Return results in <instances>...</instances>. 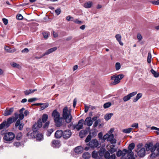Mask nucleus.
<instances>
[{
	"instance_id": "52",
	"label": "nucleus",
	"mask_w": 159,
	"mask_h": 159,
	"mask_svg": "<svg viewBox=\"0 0 159 159\" xmlns=\"http://www.w3.org/2000/svg\"><path fill=\"white\" fill-rule=\"evenodd\" d=\"M22 136V134L21 133H18L16 136V139L17 140H20L21 139Z\"/></svg>"
},
{
	"instance_id": "5",
	"label": "nucleus",
	"mask_w": 159,
	"mask_h": 159,
	"mask_svg": "<svg viewBox=\"0 0 159 159\" xmlns=\"http://www.w3.org/2000/svg\"><path fill=\"white\" fill-rule=\"evenodd\" d=\"M127 150L126 149H124L122 151L119 150L116 152V156L118 157L122 156L121 159H128L127 156L125 157V156L126 154H127Z\"/></svg>"
},
{
	"instance_id": "57",
	"label": "nucleus",
	"mask_w": 159,
	"mask_h": 159,
	"mask_svg": "<svg viewBox=\"0 0 159 159\" xmlns=\"http://www.w3.org/2000/svg\"><path fill=\"white\" fill-rule=\"evenodd\" d=\"M131 126L132 127L135 128V129L139 127V124L138 123H134Z\"/></svg>"
},
{
	"instance_id": "18",
	"label": "nucleus",
	"mask_w": 159,
	"mask_h": 159,
	"mask_svg": "<svg viewBox=\"0 0 159 159\" xmlns=\"http://www.w3.org/2000/svg\"><path fill=\"white\" fill-rule=\"evenodd\" d=\"M63 131L61 130H57L55 134V137L57 139H59L62 137Z\"/></svg>"
},
{
	"instance_id": "44",
	"label": "nucleus",
	"mask_w": 159,
	"mask_h": 159,
	"mask_svg": "<svg viewBox=\"0 0 159 159\" xmlns=\"http://www.w3.org/2000/svg\"><path fill=\"white\" fill-rule=\"evenodd\" d=\"M110 152L109 151H106L105 150V152L104 156L105 157L106 159H108L110 156Z\"/></svg>"
},
{
	"instance_id": "12",
	"label": "nucleus",
	"mask_w": 159,
	"mask_h": 159,
	"mask_svg": "<svg viewBox=\"0 0 159 159\" xmlns=\"http://www.w3.org/2000/svg\"><path fill=\"white\" fill-rule=\"evenodd\" d=\"M62 117H59L56 119L54 120V121L55 123V125L57 127H60L62 125Z\"/></svg>"
},
{
	"instance_id": "27",
	"label": "nucleus",
	"mask_w": 159,
	"mask_h": 159,
	"mask_svg": "<svg viewBox=\"0 0 159 159\" xmlns=\"http://www.w3.org/2000/svg\"><path fill=\"white\" fill-rule=\"evenodd\" d=\"M152 143H149L148 144H146L145 145V147H146V150L147 151H149L150 150L151 151V148L152 146Z\"/></svg>"
},
{
	"instance_id": "59",
	"label": "nucleus",
	"mask_w": 159,
	"mask_h": 159,
	"mask_svg": "<svg viewBox=\"0 0 159 159\" xmlns=\"http://www.w3.org/2000/svg\"><path fill=\"white\" fill-rule=\"evenodd\" d=\"M137 38L139 40V41L142 40V38L141 35L140 34H138L137 35Z\"/></svg>"
},
{
	"instance_id": "26",
	"label": "nucleus",
	"mask_w": 159,
	"mask_h": 159,
	"mask_svg": "<svg viewBox=\"0 0 159 159\" xmlns=\"http://www.w3.org/2000/svg\"><path fill=\"white\" fill-rule=\"evenodd\" d=\"M92 157L94 159H100L98 152L95 151H93L92 152Z\"/></svg>"
},
{
	"instance_id": "38",
	"label": "nucleus",
	"mask_w": 159,
	"mask_h": 159,
	"mask_svg": "<svg viewBox=\"0 0 159 159\" xmlns=\"http://www.w3.org/2000/svg\"><path fill=\"white\" fill-rule=\"evenodd\" d=\"M39 128V127L38 126V125L37 124V123H35L34 125L33 126L32 129L33 131V132H35L38 130Z\"/></svg>"
},
{
	"instance_id": "50",
	"label": "nucleus",
	"mask_w": 159,
	"mask_h": 159,
	"mask_svg": "<svg viewBox=\"0 0 159 159\" xmlns=\"http://www.w3.org/2000/svg\"><path fill=\"white\" fill-rule=\"evenodd\" d=\"M120 63L117 62L116 64V69L117 70H119L120 68Z\"/></svg>"
},
{
	"instance_id": "48",
	"label": "nucleus",
	"mask_w": 159,
	"mask_h": 159,
	"mask_svg": "<svg viewBox=\"0 0 159 159\" xmlns=\"http://www.w3.org/2000/svg\"><path fill=\"white\" fill-rule=\"evenodd\" d=\"M42 34L44 38L45 39H47L48 37V34H50L49 32H43L42 33Z\"/></svg>"
},
{
	"instance_id": "23",
	"label": "nucleus",
	"mask_w": 159,
	"mask_h": 159,
	"mask_svg": "<svg viewBox=\"0 0 159 159\" xmlns=\"http://www.w3.org/2000/svg\"><path fill=\"white\" fill-rule=\"evenodd\" d=\"M88 133V130L86 129L81 130L79 133V136L81 138L84 137Z\"/></svg>"
},
{
	"instance_id": "10",
	"label": "nucleus",
	"mask_w": 159,
	"mask_h": 159,
	"mask_svg": "<svg viewBox=\"0 0 159 159\" xmlns=\"http://www.w3.org/2000/svg\"><path fill=\"white\" fill-rule=\"evenodd\" d=\"M137 92L136 91L134 92L130 93L128 95L125 96L123 98V100L124 102H126L129 100L131 97H133L136 94Z\"/></svg>"
},
{
	"instance_id": "62",
	"label": "nucleus",
	"mask_w": 159,
	"mask_h": 159,
	"mask_svg": "<svg viewBox=\"0 0 159 159\" xmlns=\"http://www.w3.org/2000/svg\"><path fill=\"white\" fill-rule=\"evenodd\" d=\"M3 23L5 25H7L8 23V21L7 19L4 18L2 19Z\"/></svg>"
},
{
	"instance_id": "43",
	"label": "nucleus",
	"mask_w": 159,
	"mask_h": 159,
	"mask_svg": "<svg viewBox=\"0 0 159 159\" xmlns=\"http://www.w3.org/2000/svg\"><path fill=\"white\" fill-rule=\"evenodd\" d=\"M132 129V128H129L128 129H124L123 130V132L125 133H130Z\"/></svg>"
},
{
	"instance_id": "35",
	"label": "nucleus",
	"mask_w": 159,
	"mask_h": 159,
	"mask_svg": "<svg viewBox=\"0 0 159 159\" xmlns=\"http://www.w3.org/2000/svg\"><path fill=\"white\" fill-rule=\"evenodd\" d=\"M41 105L40 110H43L44 109L48 107L49 106V104L47 102Z\"/></svg>"
},
{
	"instance_id": "40",
	"label": "nucleus",
	"mask_w": 159,
	"mask_h": 159,
	"mask_svg": "<svg viewBox=\"0 0 159 159\" xmlns=\"http://www.w3.org/2000/svg\"><path fill=\"white\" fill-rule=\"evenodd\" d=\"M54 131L53 129H51L48 130L46 134L48 136H49L51 135L52 133Z\"/></svg>"
},
{
	"instance_id": "56",
	"label": "nucleus",
	"mask_w": 159,
	"mask_h": 159,
	"mask_svg": "<svg viewBox=\"0 0 159 159\" xmlns=\"http://www.w3.org/2000/svg\"><path fill=\"white\" fill-rule=\"evenodd\" d=\"M151 2L153 5H159V0L152 1Z\"/></svg>"
},
{
	"instance_id": "32",
	"label": "nucleus",
	"mask_w": 159,
	"mask_h": 159,
	"mask_svg": "<svg viewBox=\"0 0 159 159\" xmlns=\"http://www.w3.org/2000/svg\"><path fill=\"white\" fill-rule=\"evenodd\" d=\"M159 147V143H156L154 145H152V147L151 148V152H154L156 149Z\"/></svg>"
},
{
	"instance_id": "51",
	"label": "nucleus",
	"mask_w": 159,
	"mask_h": 159,
	"mask_svg": "<svg viewBox=\"0 0 159 159\" xmlns=\"http://www.w3.org/2000/svg\"><path fill=\"white\" fill-rule=\"evenodd\" d=\"M152 153L150 155V157L152 158H154L156 156H159L158 155V154L156 153L155 152H152Z\"/></svg>"
},
{
	"instance_id": "16",
	"label": "nucleus",
	"mask_w": 159,
	"mask_h": 159,
	"mask_svg": "<svg viewBox=\"0 0 159 159\" xmlns=\"http://www.w3.org/2000/svg\"><path fill=\"white\" fill-rule=\"evenodd\" d=\"M57 48L54 47L47 50L43 54V56H45L46 55H48L51 53H52L53 52L56 51L57 50Z\"/></svg>"
},
{
	"instance_id": "47",
	"label": "nucleus",
	"mask_w": 159,
	"mask_h": 159,
	"mask_svg": "<svg viewBox=\"0 0 159 159\" xmlns=\"http://www.w3.org/2000/svg\"><path fill=\"white\" fill-rule=\"evenodd\" d=\"M111 105V103L108 102L105 103L103 105V107L104 108H107L109 107Z\"/></svg>"
},
{
	"instance_id": "37",
	"label": "nucleus",
	"mask_w": 159,
	"mask_h": 159,
	"mask_svg": "<svg viewBox=\"0 0 159 159\" xmlns=\"http://www.w3.org/2000/svg\"><path fill=\"white\" fill-rule=\"evenodd\" d=\"M152 59V55L150 52H149L148 53V56L147 58V62L148 63L151 62Z\"/></svg>"
},
{
	"instance_id": "34",
	"label": "nucleus",
	"mask_w": 159,
	"mask_h": 159,
	"mask_svg": "<svg viewBox=\"0 0 159 159\" xmlns=\"http://www.w3.org/2000/svg\"><path fill=\"white\" fill-rule=\"evenodd\" d=\"M142 96V94L141 93H139L138 94H137L136 98L134 99L133 102H137L139 99L140 98H141Z\"/></svg>"
},
{
	"instance_id": "3",
	"label": "nucleus",
	"mask_w": 159,
	"mask_h": 159,
	"mask_svg": "<svg viewBox=\"0 0 159 159\" xmlns=\"http://www.w3.org/2000/svg\"><path fill=\"white\" fill-rule=\"evenodd\" d=\"M124 77V75L123 74H120L118 75H114L112 76L111 77V80H114L112 83L113 85H116L119 83L120 80L122 79Z\"/></svg>"
},
{
	"instance_id": "41",
	"label": "nucleus",
	"mask_w": 159,
	"mask_h": 159,
	"mask_svg": "<svg viewBox=\"0 0 159 159\" xmlns=\"http://www.w3.org/2000/svg\"><path fill=\"white\" fill-rule=\"evenodd\" d=\"M43 138V135L41 134H38L36 135V139L37 140L40 141Z\"/></svg>"
},
{
	"instance_id": "29",
	"label": "nucleus",
	"mask_w": 159,
	"mask_h": 159,
	"mask_svg": "<svg viewBox=\"0 0 159 159\" xmlns=\"http://www.w3.org/2000/svg\"><path fill=\"white\" fill-rule=\"evenodd\" d=\"M82 157L84 159H89L90 157V154L88 152H85L83 154Z\"/></svg>"
},
{
	"instance_id": "20",
	"label": "nucleus",
	"mask_w": 159,
	"mask_h": 159,
	"mask_svg": "<svg viewBox=\"0 0 159 159\" xmlns=\"http://www.w3.org/2000/svg\"><path fill=\"white\" fill-rule=\"evenodd\" d=\"M115 38H116L117 41L119 42V44L121 46L123 45V43L121 42V35L119 34H118L115 36Z\"/></svg>"
},
{
	"instance_id": "49",
	"label": "nucleus",
	"mask_w": 159,
	"mask_h": 159,
	"mask_svg": "<svg viewBox=\"0 0 159 159\" xmlns=\"http://www.w3.org/2000/svg\"><path fill=\"white\" fill-rule=\"evenodd\" d=\"M37 124L38 125V126L39 128H41L42 125V122L41 120L39 119L38 120L37 123Z\"/></svg>"
},
{
	"instance_id": "61",
	"label": "nucleus",
	"mask_w": 159,
	"mask_h": 159,
	"mask_svg": "<svg viewBox=\"0 0 159 159\" xmlns=\"http://www.w3.org/2000/svg\"><path fill=\"white\" fill-rule=\"evenodd\" d=\"M5 50L8 52H9L11 48L8 46H5L4 47Z\"/></svg>"
},
{
	"instance_id": "28",
	"label": "nucleus",
	"mask_w": 159,
	"mask_h": 159,
	"mask_svg": "<svg viewBox=\"0 0 159 159\" xmlns=\"http://www.w3.org/2000/svg\"><path fill=\"white\" fill-rule=\"evenodd\" d=\"M92 5V3L91 1H89L85 3L84 4V6L86 8H90Z\"/></svg>"
},
{
	"instance_id": "14",
	"label": "nucleus",
	"mask_w": 159,
	"mask_h": 159,
	"mask_svg": "<svg viewBox=\"0 0 159 159\" xmlns=\"http://www.w3.org/2000/svg\"><path fill=\"white\" fill-rule=\"evenodd\" d=\"M24 124L23 123H21L20 120H18L15 124L16 127L19 126L18 129L20 130H22L23 129Z\"/></svg>"
},
{
	"instance_id": "9",
	"label": "nucleus",
	"mask_w": 159,
	"mask_h": 159,
	"mask_svg": "<svg viewBox=\"0 0 159 159\" xmlns=\"http://www.w3.org/2000/svg\"><path fill=\"white\" fill-rule=\"evenodd\" d=\"M115 145L112 144L107 146V149L111 154L116 152L117 151V148H115Z\"/></svg>"
},
{
	"instance_id": "22",
	"label": "nucleus",
	"mask_w": 159,
	"mask_h": 159,
	"mask_svg": "<svg viewBox=\"0 0 159 159\" xmlns=\"http://www.w3.org/2000/svg\"><path fill=\"white\" fill-rule=\"evenodd\" d=\"M60 142L58 140H53L52 142V146L54 148H58L59 146Z\"/></svg>"
},
{
	"instance_id": "58",
	"label": "nucleus",
	"mask_w": 159,
	"mask_h": 159,
	"mask_svg": "<svg viewBox=\"0 0 159 159\" xmlns=\"http://www.w3.org/2000/svg\"><path fill=\"white\" fill-rule=\"evenodd\" d=\"M19 117L18 118L20 119L19 120H22L24 118V115L23 114L20 113L19 114Z\"/></svg>"
},
{
	"instance_id": "46",
	"label": "nucleus",
	"mask_w": 159,
	"mask_h": 159,
	"mask_svg": "<svg viewBox=\"0 0 159 159\" xmlns=\"http://www.w3.org/2000/svg\"><path fill=\"white\" fill-rule=\"evenodd\" d=\"M143 146V145L142 143H139L138 144L137 146V149L135 150V151L136 152L140 149L142 148V147Z\"/></svg>"
},
{
	"instance_id": "11",
	"label": "nucleus",
	"mask_w": 159,
	"mask_h": 159,
	"mask_svg": "<svg viewBox=\"0 0 159 159\" xmlns=\"http://www.w3.org/2000/svg\"><path fill=\"white\" fill-rule=\"evenodd\" d=\"M145 149L143 148L140 149L137 151L138 156L140 157H144L145 155Z\"/></svg>"
},
{
	"instance_id": "53",
	"label": "nucleus",
	"mask_w": 159,
	"mask_h": 159,
	"mask_svg": "<svg viewBox=\"0 0 159 159\" xmlns=\"http://www.w3.org/2000/svg\"><path fill=\"white\" fill-rule=\"evenodd\" d=\"M16 18L19 20H21L23 19V16L21 14H19L17 15Z\"/></svg>"
},
{
	"instance_id": "42",
	"label": "nucleus",
	"mask_w": 159,
	"mask_h": 159,
	"mask_svg": "<svg viewBox=\"0 0 159 159\" xmlns=\"http://www.w3.org/2000/svg\"><path fill=\"white\" fill-rule=\"evenodd\" d=\"M48 119V116L47 114H44L42 117L43 122H45Z\"/></svg>"
},
{
	"instance_id": "36",
	"label": "nucleus",
	"mask_w": 159,
	"mask_h": 159,
	"mask_svg": "<svg viewBox=\"0 0 159 159\" xmlns=\"http://www.w3.org/2000/svg\"><path fill=\"white\" fill-rule=\"evenodd\" d=\"M151 72L153 75L155 77L157 78L159 77V73L156 72L152 69L151 70Z\"/></svg>"
},
{
	"instance_id": "13",
	"label": "nucleus",
	"mask_w": 159,
	"mask_h": 159,
	"mask_svg": "<svg viewBox=\"0 0 159 159\" xmlns=\"http://www.w3.org/2000/svg\"><path fill=\"white\" fill-rule=\"evenodd\" d=\"M114 136L113 134H111L109 135L107 139V141H109L111 144H115L116 142V140L114 138Z\"/></svg>"
},
{
	"instance_id": "7",
	"label": "nucleus",
	"mask_w": 159,
	"mask_h": 159,
	"mask_svg": "<svg viewBox=\"0 0 159 159\" xmlns=\"http://www.w3.org/2000/svg\"><path fill=\"white\" fill-rule=\"evenodd\" d=\"M99 143L98 141L96 139H93L90 141L88 145L91 148H97L98 146Z\"/></svg>"
},
{
	"instance_id": "63",
	"label": "nucleus",
	"mask_w": 159,
	"mask_h": 159,
	"mask_svg": "<svg viewBox=\"0 0 159 159\" xmlns=\"http://www.w3.org/2000/svg\"><path fill=\"white\" fill-rule=\"evenodd\" d=\"M116 157V156L115 154H112L110 156V157L108 159H115Z\"/></svg>"
},
{
	"instance_id": "60",
	"label": "nucleus",
	"mask_w": 159,
	"mask_h": 159,
	"mask_svg": "<svg viewBox=\"0 0 159 159\" xmlns=\"http://www.w3.org/2000/svg\"><path fill=\"white\" fill-rule=\"evenodd\" d=\"M37 100V98H30L28 99V101L30 102H33Z\"/></svg>"
},
{
	"instance_id": "17",
	"label": "nucleus",
	"mask_w": 159,
	"mask_h": 159,
	"mask_svg": "<svg viewBox=\"0 0 159 159\" xmlns=\"http://www.w3.org/2000/svg\"><path fill=\"white\" fill-rule=\"evenodd\" d=\"M52 115L53 118L54 120L60 117V113L56 109L53 111Z\"/></svg>"
},
{
	"instance_id": "19",
	"label": "nucleus",
	"mask_w": 159,
	"mask_h": 159,
	"mask_svg": "<svg viewBox=\"0 0 159 159\" xmlns=\"http://www.w3.org/2000/svg\"><path fill=\"white\" fill-rule=\"evenodd\" d=\"M84 150L83 148L80 146H79L75 148V152L78 154H79L82 153Z\"/></svg>"
},
{
	"instance_id": "30",
	"label": "nucleus",
	"mask_w": 159,
	"mask_h": 159,
	"mask_svg": "<svg viewBox=\"0 0 159 159\" xmlns=\"http://www.w3.org/2000/svg\"><path fill=\"white\" fill-rule=\"evenodd\" d=\"M113 114L112 113H110L106 114L104 116V118L106 120H110L112 116H113Z\"/></svg>"
},
{
	"instance_id": "8",
	"label": "nucleus",
	"mask_w": 159,
	"mask_h": 159,
	"mask_svg": "<svg viewBox=\"0 0 159 159\" xmlns=\"http://www.w3.org/2000/svg\"><path fill=\"white\" fill-rule=\"evenodd\" d=\"M72 133L69 129H66L63 131L62 137L64 139H68L71 135Z\"/></svg>"
},
{
	"instance_id": "31",
	"label": "nucleus",
	"mask_w": 159,
	"mask_h": 159,
	"mask_svg": "<svg viewBox=\"0 0 159 159\" xmlns=\"http://www.w3.org/2000/svg\"><path fill=\"white\" fill-rule=\"evenodd\" d=\"M105 152V148L102 149L98 151V155L100 157V158L104 156Z\"/></svg>"
},
{
	"instance_id": "64",
	"label": "nucleus",
	"mask_w": 159,
	"mask_h": 159,
	"mask_svg": "<svg viewBox=\"0 0 159 159\" xmlns=\"http://www.w3.org/2000/svg\"><path fill=\"white\" fill-rule=\"evenodd\" d=\"M29 50L28 48H25L22 50L21 52L22 53H27L29 52Z\"/></svg>"
},
{
	"instance_id": "15",
	"label": "nucleus",
	"mask_w": 159,
	"mask_h": 159,
	"mask_svg": "<svg viewBox=\"0 0 159 159\" xmlns=\"http://www.w3.org/2000/svg\"><path fill=\"white\" fill-rule=\"evenodd\" d=\"M14 111L13 107L10 108L8 109H7L5 111L3 115L5 116H8L11 115Z\"/></svg>"
},
{
	"instance_id": "1",
	"label": "nucleus",
	"mask_w": 159,
	"mask_h": 159,
	"mask_svg": "<svg viewBox=\"0 0 159 159\" xmlns=\"http://www.w3.org/2000/svg\"><path fill=\"white\" fill-rule=\"evenodd\" d=\"M62 118L63 119L65 120L67 123H70L72 120V117L71 114V111H68L67 107H64L63 110Z\"/></svg>"
},
{
	"instance_id": "55",
	"label": "nucleus",
	"mask_w": 159,
	"mask_h": 159,
	"mask_svg": "<svg viewBox=\"0 0 159 159\" xmlns=\"http://www.w3.org/2000/svg\"><path fill=\"white\" fill-rule=\"evenodd\" d=\"M55 12L57 15H58L61 13V10L60 8H57L55 10Z\"/></svg>"
},
{
	"instance_id": "54",
	"label": "nucleus",
	"mask_w": 159,
	"mask_h": 159,
	"mask_svg": "<svg viewBox=\"0 0 159 159\" xmlns=\"http://www.w3.org/2000/svg\"><path fill=\"white\" fill-rule=\"evenodd\" d=\"M91 134H92V137H95L97 135V131L94 129L92 131V132H91Z\"/></svg>"
},
{
	"instance_id": "6",
	"label": "nucleus",
	"mask_w": 159,
	"mask_h": 159,
	"mask_svg": "<svg viewBox=\"0 0 159 159\" xmlns=\"http://www.w3.org/2000/svg\"><path fill=\"white\" fill-rule=\"evenodd\" d=\"M84 122V120L83 119H81L79 120L77 124L73 125V129H75L78 131L82 129L83 128Z\"/></svg>"
},
{
	"instance_id": "24",
	"label": "nucleus",
	"mask_w": 159,
	"mask_h": 159,
	"mask_svg": "<svg viewBox=\"0 0 159 159\" xmlns=\"http://www.w3.org/2000/svg\"><path fill=\"white\" fill-rule=\"evenodd\" d=\"M15 121L12 117H11L8 118L7 121H6L7 127H8L11 123Z\"/></svg>"
},
{
	"instance_id": "45",
	"label": "nucleus",
	"mask_w": 159,
	"mask_h": 159,
	"mask_svg": "<svg viewBox=\"0 0 159 159\" xmlns=\"http://www.w3.org/2000/svg\"><path fill=\"white\" fill-rule=\"evenodd\" d=\"M101 120L100 119H98L97 120L95 121V122L94 123L93 125V126L94 127H96L97 126V125H98V124L99 123H100L101 122Z\"/></svg>"
},
{
	"instance_id": "39",
	"label": "nucleus",
	"mask_w": 159,
	"mask_h": 159,
	"mask_svg": "<svg viewBox=\"0 0 159 159\" xmlns=\"http://www.w3.org/2000/svg\"><path fill=\"white\" fill-rule=\"evenodd\" d=\"M91 133L89 132V135L85 139V142L86 143H88L90 142L91 139L92 138V135H91Z\"/></svg>"
},
{
	"instance_id": "33",
	"label": "nucleus",
	"mask_w": 159,
	"mask_h": 159,
	"mask_svg": "<svg viewBox=\"0 0 159 159\" xmlns=\"http://www.w3.org/2000/svg\"><path fill=\"white\" fill-rule=\"evenodd\" d=\"M7 123L6 121L4 120L0 125V129H2L4 128H7Z\"/></svg>"
},
{
	"instance_id": "21",
	"label": "nucleus",
	"mask_w": 159,
	"mask_h": 159,
	"mask_svg": "<svg viewBox=\"0 0 159 159\" xmlns=\"http://www.w3.org/2000/svg\"><path fill=\"white\" fill-rule=\"evenodd\" d=\"M86 124L89 126H90L93 124V121L91 120V118L89 117H87L85 120Z\"/></svg>"
},
{
	"instance_id": "4",
	"label": "nucleus",
	"mask_w": 159,
	"mask_h": 159,
	"mask_svg": "<svg viewBox=\"0 0 159 159\" xmlns=\"http://www.w3.org/2000/svg\"><path fill=\"white\" fill-rule=\"evenodd\" d=\"M15 135L12 132H9L5 134L3 137V139L7 141H10L13 139Z\"/></svg>"
},
{
	"instance_id": "2",
	"label": "nucleus",
	"mask_w": 159,
	"mask_h": 159,
	"mask_svg": "<svg viewBox=\"0 0 159 159\" xmlns=\"http://www.w3.org/2000/svg\"><path fill=\"white\" fill-rule=\"evenodd\" d=\"M135 147V144L134 143H131L128 146V150H127V159H135L134 156V153L132 152Z\"/></svg>"
},
{
	"instance_id": "25",
	"label": "nucleus",
	"mask_w": 159,
	"mask_h": 159,
	"mask_svg": "<svg viewBox=\"0 0 159 159\" xmlns=\"http://www.w3.org/2000/svg\"><path fill=\"white\" fill-rule=\"evenodd\" d=\"M37 90L36 89H30L29 90H26L24 91V93L25 95H28L31 93H34V92L36 91Z\"/></svg>"
}]
</instances>
